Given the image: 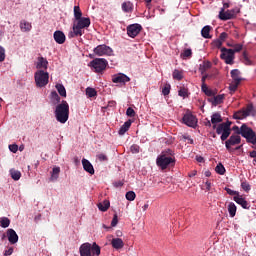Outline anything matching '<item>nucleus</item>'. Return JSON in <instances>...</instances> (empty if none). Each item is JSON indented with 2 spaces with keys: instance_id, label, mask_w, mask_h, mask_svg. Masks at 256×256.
Instances as JSON below:
<instances>
[{
  "instance_id": "b1692460",
  "label": "nucleus",
  "mask_w": 256,
  "mask_h": 256,
  "mask_svg": "<svg viewBox=\"0 0 256 256\" xmlns=\"http://www.w3.org/2000/svg\"><path fill=\"white\" fill-rule=\"evenodd\" d=\"M212 31V26L206 25L203 27L202 31H200V34L205 39H212V36L209 34Z\"/></svg>"
},
{
  "instance_id": "39448f33",
  "label": "nucleus",
  "mask_w": 256,
  "mask_h": 256,
  "mask_svg": "<svg viewBox=\"0 0 256 256\" xmlns=\"http://www.w3.org/2000/svg\"><path fill=\"white\" fill-rule=\"evenodd\" d=\"M156 164L162 171L167 170L175 166V157L159 155L156 159Z\"/></svg>"
},
{
  "instance_id": "473e14b6",
  "label": "nucleus",
  "mask_w": 256,
  "mask_h": 256,
  "mask_svg": "<svg viewBox=\"0 0 256 256\" xmlns=\"http://www.w3.org/2000/svg\"><path fill=\"white\" fill-rule=\"evenodd\" d=\"M122 10L125 12V13H130L133 11V4L131 2H124L122 4Z\"/></svg>"
},
{
  "instance_id": "6e6552de",
  "label": "nucleus",
  "mask_w": 256,
  "mask_h": 256,
  "mask_svg": "<svg viewBox=\"0 0 256 256\" xmlns=\"http://www.w3.org/2000/svg\"><path fill=\"white\" fill-rule=\"evenodd\" d=\"M220 58L229 65L234 64L235 51L233 49H227L225 47L221 48Z\"/></svg>"
},
{
  "instance_id": "6ab92c4d",
  "label": "nucleus",
  "mask_w": 256,
  "mask_h": 256,
  "mask_svg": "<svg viewBox=\"0 0 256 256\" xmlns=\"http://www.w3.org/2000/svg\"><path fill=\"white\" fill-rule=\"evenodd\" d=\"M242 111L246 117H249L250 115H256V111L254 110V105L252 103L247 104L246 108H243Z\"/></svg>"
},
{
  "instance_id": "a19ab883",
  "label": "nucleus",
  "mask_w": 256,
  "mask_h": 256,
  "mask_svg": "<svg viewBox=\"0 0 256 256\" xmlns=\"http://www.w3.org/2000/svg\"><path fill=\"white\" fill-rule=\"evenodd\" d=\"M160 156H164L166 158H174V151L173 150H163L160 154Z\"/></svg>"
},
{
  "instance_id": "dca6fc26",
  "label": "nucleus",
  "mask_w": 256,
  "mask_h": 256,
  "mask_svg": "<svg viewBox=\"0 0 256 256\" xmlns=\"http://www.w3.org/2000/svg\"><path fill=\"white\" fill-rule=\"evenodd\" d=\"M82 168H84L85 172L88 174L95 175L94 166L85 158L82 159Z\"/></svg>"
},
{
  "instance_id": "f257e3e1",
  "label": "nucleus",
  "mask_w": 256,
  "mask_h": 256,
  "mask_svg": "<svg viewBox=\"0 0 256 256\" xmlns=\"http://www.w3.org/2000/svg\"><path fill=\"white\" fill-rule=\"evenodd\" d=\"M232 130L236 134L234 135H241L243 138L246 139L247 143H252L255 145L256 149V133L253 131L252 128L248 127L247 124H242V126L239 128L238 126L232 127Z\"/></svg>"
},
{
  "instance_id": "f704fd0d",
  "label": "nucleus",
  "mask_w": 256,
  "mask_h": 256,
  "mask_svg": "<svg viewBox=\"0 0 256 256\" xmlns=\"http://www.w3.org/2000/svg\"><path fill=\"white\" fill-rule=\"evenodd\" d=\"M10 175L14 181H18L21 177L20 171L15 170V169H10Z\"/></svg>"
},
{
  "instance_id": "09e8293b",
  "label": "nucleus",
  "mask_w": 256,
  "mask_h": 256,
  "mask_svg": "<svg viewBox=\"0 0 256 256\" xmlns=\"http://www.w3.org/2000/svg\"><path fill=\"white\" fill-rule=\"evenodd\" d=\"M215 172L219 175H224L225 174V168L222 164H219L218 166L215 167Z\"/></svg>"
},
{
  "instance_id": "1a4fd4ad",
  "label": "nucleus",
  "mask_w": 256,
  "mask_h": 256,
  "mask_svg": "<svg viewBox=\"0 0 256 256\" xmlns=\"http://www.w3.org/2000/svg\"><path fill=\"white\" fill-rule=\"evenodd\" d=\"M93 52L96 56L102 57V56H112L113 49L110 46H107L105 44L98 45L93 49Z\"/></svg>"
},
{
  "instance_id": "72a5a7b5",
  "label": "nucleus",
  "mask_w": 256,
  "mask_h": 256,
  "mask_svg": "<svg viewBox=\"0 0 256 256\" xmlns=\"http://www.w3.org/2000/svg\"><path fill=\"white\" fill-rule=\"evenodd\" d=\"M86 95L88 96V98H93V97L97 96L98 93H97L95 88L87 87L86 88Z\"/></svg>"
},
{
  "instance_id": "79ce46f5",
  "label": "nucleus",
  "mask_w": 256,
  "mask_h": 256,
  "mask_svg": "<svg viewBox=\"0 0 256 256\" xmlns=\"http://www.w3.org/2000/svg\"><path fill=\"white\" fill-rule=\"evenodd\" d=\"M202 91L207 96H214V92L212 89H209L205 83L202 84Z\"/></svg>"
},
{
  "instance_id": "c03bdc74",
  "label": "nucleus",
  "mask_w": 256,
  "mask_h": 256,
  "mask_svg": "<svg viewBox=\"0 0 256 256\" xmlns=\"http://www.w3.org/2000/svg\"><path fill=\"white\" fill-rule=\"evenodd\" d=\"M230 135H231V129L228 128L227 130H225V131L221 134V140H222V142L227 141L228 138L230 137Z\"/></svg>"
},
{
  "instance_id": "e433bc0d",
  "label": "nucleus",
  "mask_w": 256,
  "mask_h": 256,
  "mask_svg": "<svg viewBox=\"0 0 256 256\" xmlns=\"http://www.w3.org/2000/svg\"><path fill=\"white\" fill-rule=\"evenodd\" d=\"M56 89H57V91H58L60 96H62V97H66L67 96V92H66L65 86H63L62 84L56 85Z\"/></svg>"
},
{
  "instance_id": "69168bd1",
  "label": "nucleus",
  "mask_w": 256,
  "mask_h": 256,
  "mask_svg": "<svg viewBox=\"0 0 256 256\" xmlns=\"http://www.w3.org/2000/svg\"><path fill=\"white\" fill-rule=\"evenodd\" d=\"M97 159L100 161H106L107 160V156L103 153H100L97 155Z\"/></svg>"
},
{
  "instance_id": "423d86ee",
  "label": "nucleus",
  "mask_w": 256,
  "mask_h": 256,
  "mask_svg": "<svg viewBox=\"0 0 256 256\" xmlns=\"http://www.w3.org/2000/svg\"><path fill=\"white\" fill-rule=\"evenodd\" d=\"M107 65H109V62L105 58H94L90 63L88 64L89 67L94 69L95 73H102Z\"/></svg>"
},
{
  "instance_id": "58836bf2",
  "label": "nucleus",
  "mask_w": 256,
  "mask_h": 256,
  "mask_svg": "<svg viewBox=\"0 0 256 256\" xmlns=\"http://www.w3.org/2000/svg\"><path fill=\"white\" fill-rule=\"evenodd\" d=\"M178 95L182 98H187L189 96L188 88L186 87H180L178 91Z\"/></svg>"
},
{
  "instance_id": "6e6d98bb",
  "label": "nucleus",
  "mask_w": 256,
  "mask_h": 256,
  "mask_svg": "<svg viewBox=\"0 0 256 256\" xmlns=\"http://www.w3.org/2000/svg\"><path fill=\"white\" fill-rule=\"evenodd\" d=\"M5 60V49L0 46V63L4 62Z\"/></svg>"
},
{
  "instance_id": "a878e982",
  "label": "nucleus",
  "mask_w": 256,
  "mask_h": 256,
  "mask_svg": "<svg viewBox=\"0 0 256 256\" xmlns=\"http://www.w3.org/2000/svg\"><path fill=\"white\" fill-rule=\"evenodd\" d=\"M212 127H213V129H216V134L221 135L225 130H227L229 128V125L221 123L218 126L213 125Z\"/></svg>"
},
{
  "instance_id": "412c9836",
  "label": "nucleus",
  "mask_w": 256,
  "mask_h": 256,
  "mask_svg": "<svg viewBox=\"0 0 256 256\" xmlns=\"http://www.w3.org/2000/svg\"><path fill=\"white\" fill-rule=\"evenodd\" d=\"M111 245L116 250H120L123 247H125V243H123L122 239H120V238H113L111 240Z\"/></svg>"
},
{
  "instance_id": "603ef678",
  "label": "nucleus",
  "mask_w": 256,
  "mask_h": 256,
  "mask_svg": "<svg viewBox=\"0 0 256 256\" xmlns=\"http://www.w3.org/2000/svg\"><path fill=\"white\" fill-rule=\"evenodd\" d=\"M240 83H237V82H232L231 84H230V86H229V90H230V92L231 93H235L236 92V90H237V88H238V85H239Z\"/></svg>"
},
{
  "instance_id": "864d4df0",
  "label": "nucleus",
  "mask_w": 256,
  "mask_h": 256,
  "mask_svg": "<svg viewBox=\"0 0 256 256\" xmlns=\"http://www.w3.org/2000/svg\"><path fill=\"white\" fill-rule=\"evenodd\" d=\"M126 115L131 118L135 117L136 115L135 110L132 107H128L126 110Z\"/></svg>"
},
{
  "instance_id": "f03ea898",
  "label": "nucleus",
  "mask_w": 256,
  "mask_h": 256,
  "mask_svg": "<svg viewBox=\"0 0 256 256\" xmlns=\"http://www.w3.org/2000/svg\"><path fill=\"white\" fill-rule=\"evenodd\" d=\"M56 121L60 124H65L69 119V104L66 101H62L58 104L54 111Z\"/></svg>"
},
{
  "instance_id": "7c9ffc66",
  "label": "nucleus",
  "mask_w": 256,
  "mask_h": 256,
  "mask_svg": "<svg viewBox=\"0 0 256 256\" xmlns=\"http://www.w3.org/2000/svg\"><path fill=\"white\" fill-rule=\"evenodd\" d=\"M20 29H21V31H25V32L31 31L32 24L30 22L23 20L20 22Z\"/></svg>"
},
{
  "instance_id": "ea45409f",
  "label": "nucleus",
  "mask_w": 256,
  "mask_h": 256,
  "mask_svg": "<svg viewBox=\"0 0 256 256\" xmlns=\"http://www.w3.org/2000/svg\"><path fill=\"white\" fill-rule=\"evenodd\" d=\"M243 63H244L245 65H248V66L254 65V63L252 62V60L249 58L247 52H243Z\"/></svg>"
},
{
  "instance_id": "680f3d73",
  "label": "nucleus",
  "mask_w": 256,
  "mask_h": 256,
  "mask_svg": "<svg viewBox=\"0 0 256 256\" xmlns=\"http://www.w3.org/2000/svg\"><path fill=\"white\" fill-rule=\"evenodd\" d=\"M9 150L12 153H17L18 152V145H16V144L9 145Z\"/></svg>"
},
{
  "instance_id": "c9c22d12",
  "label": "nucleus",
  "mask_w": 256,
  "mask_h": 256,
  "mask_svg": "<svg viewBox=\"0 0 256 256\" xmlns=\"http://www.w3.org/2000/svg\"><path fill=\"white\" fill-rule=\"evenodd\" d=\"M82 15H83V13L81 11L80 6H74V18H75V20H79V19L83 18Z\"/></svg>"
},
{
  "instance_id": "4c0bfd02",
  "label": "nucleus",
  "mask_w": 256,
  "mask_h": 256,
  "mask_svg": "<svg viewBox=\"0 0 256 256\" xmlns=\"http://www.w3.org/2000/svg\"><path fill=\"white\" fill-rule=\"evenodd\" d=\"M10 223H11V221H10V219L7 218V217H2V218L0 219V226H1L2 228H7V227H9V226H10Z\"/></svg>"
},
{
  "instance_id": "ddd939ff",
  "label": "nucleus",
  "mask_w": 256,
  "mask_h": 256,
  "mask_svg": "<svg viewBox=\"0 0 256 256\" xmlns=\"http://www.w3.org/2000/svg\"><path fill=\"white\" fill-rule=\"evenodd\" d=\"M131 79L130 77H128L127 75L123 74V73H118L116 75L112 76V82L113 83H127L129 82Z\"/></svg>"
},
{
  "instance_id": "13d9d810",
  "label": "nucleus",
  "mask_w": 256,
  "mask_h": 256,
  "mask_svg": "<svg viewBox=\"0 0 256 256\" xmlns=\"http://www.w3.org/2000/svg\"><path fill=\"white\" fill-rule=\"evenodd\" d=\"M222 45H223V41H221L219 38L213 40V46H214V47L220 48V47H222Z\"/></svg>"
},
{
  "instance_id": "338daca9",
  "label": "nucleus",
  "mask_w": 256,
  "mask_h": 256,
  "mask_svg": "<svg viewBox=\"0 0 256 256\" xmlns=\"http://www.w3.org/2000/svg\"><path fill=\"white\" fill-rule=\"evenodd\" d=\"M182 138H183L185 141H188V143L194 144V140L191 139V137H190L189 135H184V136H182Z\"/></svg>"
},
{
  "instance_id": "a18cd8bd",
  "label": "nucleus",
  "mask_w": 256,
  "mask_h": 256,
  "mask_svg": "<svg viewBox=\"0 0 256 256\" xmlns=\"http://www.w3.org/2000/svg\"><path fill=\"white\" fill-rule=\"evenodd\" d=\"M244 118H247V116H245V113L243 112V110H240V111L234 113V119L243 120Z\"/></svg>"
},
{
  "instance_id": "f8f14e48",
  "label": "nucleus",
  "mask_w": 256,
  "mask_h": 256,
  "mask_svg": "<svg viewBox=\"0 0 256 256\" xmlns=\"http://www.w3.org/2000/svg\"><path fill=\"white\" fill-rule=\"evenodd\" d=\"M182 122H184V124L188 127L195 128L197 126L198 119L193 114L186 113L182 118Z\"/></svg>"
},
{
  "instance_id": "bf43d9fd",
  "label": "nucleus",
  "mask_w": 256,
  "mask_h": 256,
  "mask_svg": "<svg viewBox=\"0 0 256 256\" xmlns=\"http://www.w3.org/2000/svg\"><path fill=\"white\" fill-rule=\"evenodd\" d=\"M225 191H226L229 195H231V196H234V195L238 196V195H239V192L234 191V190H232L231 188H228V187L225 188Z\"/></svg>"
},
{
  "instance_id": "0e129e2a",
  "label": "nucleus",
  "mask_w": 256,
  "mask_h": 256,
  "mask_svg": "<svg viewBox=\"0 0 256 256\" xmlns=\"http://www.w3.org/2000/svg\"><path fill=\"white\" fill-rule=\"evenodd\" d=\"M13 253H14V248H13V247H9V248L5 251L4 255H5V256H10V255H13Z\"/></svg>"
},
{
  "instance_id": "5fc2aeb1",
  "label": "nucleus",
  "mask_w": 256,
  "mask_h": 256,
  "mask_svg": "<svg viewBox=\"0 0 256 256\" xmlns=\"http://www.w3.org/2000/svg\"><path fill=\"white\" fill-rule=\"evenodd\" d=\"M139 150H140V147L136 144L131 145V147H130V151L132 154H138Z\"/></svg>"
},
{
  "instance_id": "393cba45",
  "label": "nucleus",
  "mask_w": 256,
  "mask_h": 256,
  "mask_svg": "<svg viewBox=\"0 0 256 256\" xmlns=\"http://www.w3.org/2000/svg\"><path fill=\"white\" fill-rule=\"evenodd\" d=\"M131 125H132V121H131V120H127V121L121 126V128H120V130H119V135H120V136L125 135V133H127V132L129 131Z\"/></svg>"
},
{
  "instance_id": "4d7b16f0",
  "label": "nucleus",
  "mask_w": 256,
  "mask_h": 256,
  "mask_svg": "<svg viewBox=\"0 0 256 256\" xmlns=\"http://www.w3.org/2000/svg\"><path fill=\"white\" fill-rule=\"evenodd\" d=\"M117 224H118V215L114 214L113 218H112V221H111V227H116Z\"/></svg>"
},
{
  "instance_id": "774afa93",
  "label": "nucleus",
  "mask_w": 256,
  "mask_h": 256,
  "mask_svg": "<svg viewBox=\"0 0 256 256\" xmlns=\"http://www.w3.org/2000/svg\"><path fill=\"white\" fill-rule=\"evenodd\" d=\"M205 185H206V190L207 191H211V189H212V182L207 181V182H205Z\"/></svg>"
},
{
  "instance_id": "0eeeda50",
  "label": "nucleus",
  "mask_w": 256,
  "mask_h": 256,
  "mask_svg": "<svg viewBox=\"0 0 256 256\" xmlns=\"http://www.w3.org/2000/svg\"><path fill=\"white\" fill-rule=\"evenodd\" d=\"M35 82L38 88H43L49 83V73L44 70H37L35 73Z\"/></svg>"
},
{
  "instance_id": "3c124183",
  "label": "nucleus",
  "mask_w": 256,
  "mask_h": 256,
  "mask_svg": "<svg viewBox=\"0 0 256 256\" xmlns=\"http://www.w3.org/2000/svg\"><path fill=\"white\" fill-rule=\"evenodd\" d=\"M171 86L169 84H165L162 88V95L167 96L170 94Z\"/></svg>"
},
{
  "instance_id": "de8ad7c7",
  "label": "nucleus",
  "mask_w": 256,
  "mask_h": 256,
  "mask_svg": "<svg viewBox=\"0 0 256 256\" xmlns=\"http://www.w3.org/2000/svg\"><path fill=\"white\" fill-rule=\"evenodd\" d=\"M135 198H136V194H135L134 191H128V192L126 193V199H127L128 201L132 202V201L135 200Z\"/></svg>"
},
{
  "instance_id": "9d476101",
  "label": "nucleus",
  "mask_w": 256,
  "mask_h": 256,
  "mask_svg": "<svg viewBox=\"0 0 256 256\" xmlns=\"http://www.w3.org/2000/svg\"><path fill=\"white\" fill-rule=\"evenodd\" d=\"M241 137L238 134H231L228 140L225 141V146L228 152H232V146L239 145Z\"/></svg>"
},
{
  "instance_id": "e2e57ef3",
  "label": "nucleus",
  "mask_w": 256,
  "mask_h": 256,
  "mask_svg": "<svg viewBox=\"0 0 256 256\" xmlns=\"http://www.w3.org/2000/svg\"><path fill=\"white\" fill-rule=\"evenodd\" d=\"M227 38H228V33L223 32L220 34V37L218 39H220L222 42H224L225 40H227Z\"/></svg>"
},
{
  "instance_id": "f3484780",
  "label": "nucleus",
  "mask_w": 256,
  "mask_h": 256,
  "mask_svg": "<svg viewBox=\"0 0 256 256\" xmlns=\"http://www.w3.org/2000/svg\"><path fill=\"white\" fill-rule=\"evenodd\" d=\"M53 37H54L55 42L59 45L64 44L66 41L65 34L60 30L55 31Z\"/></svg>"
},
{
  "instance_id": "5701e85b",
  "label": "nucleus",
  "mask_w": 256,
  "mask_h": 256,
  "mask_svg": "<svg viewBox=\"0 0 256 256\" xmlns=\"http://www.w3.org/2000/svg\"><path fill=\"white\" fill-rule=\"evenodd\" d=\"M61 173V167L60 166H55L53 167V170L51 172V182H55L57 179H59Z\"/></svg>"
},
{
  "instance_id": "cd10ccee",
  "label": "nucleus",
  "mask_w": 256,
  "mask_h": 256,
  "mask_svg": "<svg viewBox=\"0 0 256 256\" xmlns=\"http://www.w3.org/2000/svg\"><path fill=\"white\" fill-rule=\"evenodd\" d=\"M237 207L234 202H230L228 204V213L231 218H234L236 216Z\"/></svg>"
},
{
  "instance_id": "4468645a",
  "label": "nucleus",
  "mask_w": 256,
  "mask_h": 256,
  "mask_svg": "<svg viewBox=\"0 0 256 256\" xmlns=\"http://www.w3.org/2000/svg\"><path fill=\"white\" fill-rule=\"evenodd\" d=\"M7 237H8V241L11 244H16L19 240L18 234L16 233L15 230H13V228H9L7 230Z\"/></svg>"
},
{
  "instance_id": "2eb2a0df",
  "label": "nucleus",
  "mask_w": 256,
  "mask_h": 256,
  "mask_svg": "<svg viewBox=\"0 0 256 256\" xmlns=\"http://www.w3.org/2000/svg\"><path fill=\"white\" fill-rule=\"evenodd\" d=\"M48 65H49V62L45 57H43V56L38 57L37 63H36V68L39 71H41V69L47 70Z\"/></svg>"
},
{
  "instance_id": "c85d7f7f",
  "label": "nucleus",
  "mask_w": 256,
  "mask_h": 256,
  "mask_svg": "<svg viewBox=\"0 0 256 256\" xmlns=\"http://www.w3.org/2000/svg\"><path fill=\"white\" fill-rule=\"evenodd\" d=\"M223 119L221 117V115L219 113H214L212 116H211V123L213 126L219 124V123H222Z\"/></svg>"
},
{
  "instance_id": "052dcab7",
  "label": "nucleus",
  "mask_w": 256,
  "mask_h": 256,
  "mask_svg": "<svg viewBox=\"0 0 256 256\" xmlns=\"http://www.w3.org/2000/svg\"><path fill=\"white\" fill-rule=\"evenodd\" d=\"M241 50H243L242 44H236V45H234V49H232V51H234V54L237 52H240Z\"/></svg>"
},
{
  "instance_id": "aec40b11",
  "label": "nucleus",
  "mask_w": 256,
  "mask_h": 256,
  "mask_svg": "<svg viewBox=\"0 0 256 256\" xmlns=\"http://www.w3.org/2000/svg\"><path fill=\"white\" fill-rule=\"evenodd\" d=\"M223 100H224V94L216 95L213 98L208 99V101L211 102L214 107L222 104Z\"/></svg>"
},
{
  "instance_id": "9b49d317",
  "label": "nucleus",
  "mask_w": 256,
  "mask_h": 256,
  "mask_svg": "<svg viewBox=\"0 0 256 256\" xmlns=\"http://www.w3.org/2000/svg\"><path fill=\"white\" fill-rule=\"evenodd\" d=\"M142 29H143V27L138 23L130 24L126 28L127 35L131 38H135L140 33V31Z\"/></svg>"
},
{
  "instance_id": "2f4dec72",
  "label": "nucleus",
  "mask_w": 256,
  "mask_h": 256,
  "mask_svg": "<svg viewBox=\"0 0 256 256\" xmlns=\"http://www.w3.org/2000/svg\"><path fill=\"white\" fill-rule=\"evenodd\" d=\"M193 56V51L191 49H185L184 52L180 54L182 60H187Z\"/></svg>"
},
{
  "instance_id": "a211bd4d",
  "label": "nucleus",
  "mask_w": 256,
  "mask_h": 256,
  "mask_svg": "<svg viewBox=\"0 0 256 256\" xmlns=\"http://www.w3.org/2000/svg\"><path fill=\"white\" fill-rule=\"evenodd\" d=\"M234 202H236L238 205H241L243 209H250V204L245 198H243V196H234Z\"/></svg>"
},
{
  "instance_id": "bb28decb",
  "label": "nucleus",
  "mask_w": 256,
  "mask_h": 256,
  "mask_svg": "<svg viewBox=\"0 0 256 256\" xmlns=\"http://www.w3.org/2000/svg\"><path fill=\"white\" fill-rule=\"evenodd\" d=\"M110 201L109 200H104L102 203H98L97 204V207L98 209H100L102 212H106L109 210L110 208Z\"/></svg>"
},
{
  "instance_id": "c756f323",
  "label": "nucleus",
  "mask_w": 256,
  "mask_h": 256,
  "mask_svg": "<svg viewBox=\"0 0 256 256\" xmlns=\"http://www.w3.org/2000/svg\"><path fill=\"white\" fill-rule=\"evenodd\" d=\"M230 75H231V78L234 80V82H237V83L241 82L239 70H237V69L231 70Z\"/></svg>"
},
{
  "instance_id": "20e7f679",
  "label": "nucleus",
  "mask_w": 256,
  "mask_h": 256,
  "mask_svg": "<svg viewBox=\"0 0 256 256\" xmlns=\"http://www.w3.org/2000/svg\"><path fill=\"white\" fill-rule=\"evenodd\" d=\"M80 256H99L101 254V247L98 244L93 243L92 246L89 243H84L79 247Z\"/></svg>"
},
{
  "instance_id": "7ed1b4c3",
  "label": "nucleus",
  "mask_w": 256,
  "mask_h": 256,
  "mask_svg": "<svg viewBox=\"0 0 256 256\" xmlns=\"http://www.w3.org/2000/svg\"><path fill=\"white\" fill-rule=\"evenodd\" d=\"M77 23L73 24V32L69 34L70 38H75L78 36H82L84 34V29L89 28L91 21L89 18L82 17L76 20Z\"/></svg>"
},
{
  "instance_id": "49530a36",
  "label": "nucleus",
  "mask_w": 256,
  "mask_h": 256,
  "mask_svg": "<svg viewBox=\"0 0 256 256\" xmlns=\"http://www.w3.org/2000/svg\"><path fill=\"white\" fill-rule=\"evenodd\" d=\"M51 99L53 100V102L55 104L60 103V101H61V98H60L59 94L56 93V91L51 92Z\"/></svg>"
},
{
  "instance_id": "37998d69",
  "label": "nucleus",
  "mask_w": 256,
  "mask_h": 256,
  "mask_svg": "<svg viewBox=\"0 0 256 256\" xmlns=\"http://www.w3.org/2000/svg\"><path fill=\"white\" fill-rule=\"evenodd\" d=\"M173 79L175 80H182L183 79V72L181 70H174L173 71Z\"/></svg>"
},
{
  "instance_id": "4be33fe9",
  "label": "nucleus",
  "mask_w": 256,
  "mask_h": 256,
  "mask_svg": "<svg viewBox=\"0 0 256 256\" xmlns=\"http://www.w3.org/2000/svg\"><path fill=\"white\" fill-rule=\"evenodd\" d=\"M219 18L223 21L234 19L233 14L229 12V10L224 11V8H221V11L219 13Z\"/></svg>"
},
{
  "instance_id": "8fccbe9b",
  "label": "nucleus",
  "mask_w": 256,
  "mask_h": 256,
  "mask_svg": "<svg viewBox=\"0 0 256 256\" xmlns=\"http://www.w3.org/2000/svg\"><path fill=\"white\" fill-rule=\"evenodd\" d=\"M241 188L243 189V191L249 192L251 191V185L249 184V182H241Z\"/></svg>"
}]
</instances>
